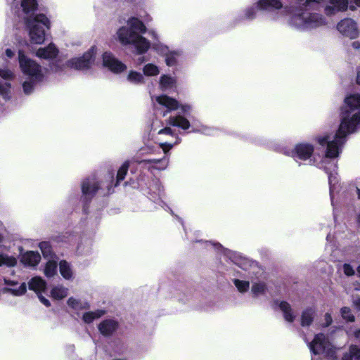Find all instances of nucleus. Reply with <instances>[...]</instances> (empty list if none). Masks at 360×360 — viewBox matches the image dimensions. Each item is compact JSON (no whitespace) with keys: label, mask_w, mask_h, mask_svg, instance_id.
Masks as SVG:
<instances>
[{"label":"nucleus","mask_w":360,"mask_h":360,"mask_svg":"<svg viewBox=\"0 0 360 360\" xmlns=\"http://www.w3.org/2000/svg\"><path fill=\"white\" fill-rule=\"evenodd\" d=\"M360 129V93L347 95L340 108V124L335 134H326L317 137L321 146H327L326 154L317 164L328 177L331 205L334 207L335 191L338 183L337 177L336 158L342 151L347 135Z\"/></svg>","instance_id":"1"},{"label":"nucleus","mask_w":360,"mask_h":360,"mask_svg":"<svg viewBox=\"0 0 360 360\" xmlns=\"http://www.w3.org/2000/svg\"><path fill=\"white\" fill-rule=\"evenodd\" d=\"M258 9L269 14L271 20H286L288 25L299 31H309L327 24L322 14L307 11L298 0L289 6L283 7L279 0H259Z\"/></svg>","instance_id":"2"},{"label":"nucleus","mask_w":360,"mask_h":360,"mask_svg":"<svg viewBox=\"0 0 360 360\" xmlns=\"http://www.w3.org/2000/svg\"><path fill=\"white\" fill-rule=\"evenodd\" d=\"M127 27L122 26L117 32V37L122 45H132L137 54L148 51L150 41L142 36L146 32L143 22L136 17H131L127 21Z\"/></svg>","instance_id":"3"},{"label":"nucleus","mask_w":360,"mask_h":360,"mask_svg":"<svg viewBox=\"0 0 360 360\" xmlns=\"http://www.w3.org/2000/svg\"><path fill=\"white\" fill-rule=\"evenodd\" d=\"M18 60L19 68L27 77L22 86L25 94H32L37 84L43 82L45 78V69L33 59L29 58L22 50H18Z\"/></svg>","instance_id":"4"},{"label":"nucleus","mask_w":360,"mask_h":360,"mask_svg":"<svg viewBox=\"0 0 360 360\" xmlns=\"http://www.w3.org/2000/svg\"><path fill=\"white\" fill-rule=\"evenodd\" d=\"M129 167V162L125 161L119 168L116 181L114 183V173L109 172L104 179L91 184V197L94 195L99 196L108 195L114 192V187L117 186L124 179Z\"/></svg>","instance_id":"5"},{"label":"nucleus","mask_w":360,"mask_h":360,"mask_svg":"<svg viewBox=\"0 0 360 360\" xmlns=\"http://www.w3.org/2000/svg\"><path fill=\"white\" fill-rule=\"evenodd\" d=\"M30 41L33 44H41L45 39V30L50 28V21L44 14L35 15L27 22Z\"/></svg>","instance_id":"6"},{"label":"nucleus","mask_w":360,"mask_h":360,"mask_svg":"<svg viewBox=\"0 0 360 360\" xmlns=\"http://www.w3.org/2000/svg\"><path fill=\"white\" fill-rule=\"evenodd\" d=\"M302 6L307 11V7L317 5L323 8L324 13L327 16H331L338 12L347 11V1L346 0H298Z\"/></svg>","instance_id":"7"},{"label":"nucleus","mask_w":360,"mask_h":360,"mask_svg":"<svg viewBox=\"0 0 360 360\" xmlns=\"http://www.w3.org/2000/svg\"><path fill=\"white\" fill-rule=\"evenodd\" d=\"M310 352L314 355L323 354L333 357L335 354V347L323 333L315 335L314 340L308 343Z\"/></svg>","instance_id":"8"},{"label":"nucleus","mask_w":360,"mask_h":360,"mask_svg":"<svg viewBox=\"0 0 360 360\" xmlns=\"http://www.w3.org/2000/svg\"><path fill=\"white\" fill-rule=\"evenodd\" d=\"M179 109L182 114L170 116L167 120V124L186 131L191 127V124L184 115H189L193 109V106L188 103H179Z\"/></svg>","instance_id":"9"},{"label":"nucleus","mask_w":360,"mask_h":360,"mask_svg":"<svg viewBox=\"0 0 360 360\" xmlns=\"http://www.w3.org/2000/svg\"><path fill=\"white\" fill-rule=\"evenodd\" d=\"M314 152V146L310 143H301L296 144L292 148H283V153L292 157L295 161L310 159Z\"/></svg>","instance_id":"10"},{"label":"nucleus","mask_w":360,"mask_h":360,"mask_svg":"<svg viewBox=\"0 0 360 360\" xmlns=\"http://www.w3.org/2000/svg\"><path fill=\"white\" fill-rule=\"evenodd\" d=\"M337 29L342 35L350 39H355L359 34L356 22L351 18L342 20L338 23Z\"/></svg>","instance_id":"11"},{"label":"nucleus","mask_w":360,"mask_h":360,"mask_svg":"<svg viewBox=\"0 0 360 360\" xmlns=\"http://www.w3.org/2000/svg\"><path fill=\"white\" fill-rule=\"evenodd\" d=\"M103 63L105 67L116 74L121 73L127 70V65L110 52H105L103 54Z\"/></svg>","instance_id":"12"},{"label":"nucleus","mask_w":360,"mask_h":360,"mask_svg":"<svg viewBox=\"0 0 360 360\" xmlns=\"http://www.w3.org/2000/svg\"><path fill=\"white\" fill-rule=\"evenodd\" d=\"M152 100H155L162 108H166V111L163 112V116L165 117L169 112L179 109V102L169 96L161 95L157 96H152Z\"/></svg>","instance_id":"13"},{"label":"nucleus","mask_w":360,"mask_h":360,"mask_svg":"<svg viewBox=\"0 0 360 360\" xmlns=\"http://www.w3.org/2000/svg\"><path fill=\"white\" fill-rule=\"evenodd\" d=\"M158 135H167L171 136L172 139H174V141L170 142H165L161 143L160 144V148L164 151L165 154L167 153L176 144H178L181 142V138L174 132V131L169 127H165L158 132Z\"/></svg>","instance_id":"14"},{"label":"nucleus","mask_w":360,"mask_h":360,"mask_svg":"<svg viewBox=\"0 0 360 360\" xmlns=\"http://www.w3.org/2000/svg\"><path fill=\"white\" fill-rule=\"evenodd\" d=\"M90 53L86 51L81 57L72 58L67 62V66L76 70H83L89 67Z\"/></svg>","instance_id":"15"},{"label":"nucleus","mask_w":360,"mask_h":360,"mask_svg":"<svg viewBox=\"0 0 360 360\" xmlns=\"http://www.w3.org/2000/svg\"><path fill=\"white\" fill-rule=\"evenodd\" d=\"M159 51L165 56V63L167 66H174L177 63V59L181 56L180 51H169L167 46L160 45Z\"/></svg>","instance_id":"16"},{"label":"nucleus","mask_w":360,"mask_h":360,"mask_svg":"<svg viewBox=\"0 0 360 360\" xmlns=\"http://www.w3.org/2000/svg\"><path fill=\"white\" fill-rule=\"evenodd\" d=\"M275 307H278L279 309L283 312L285 320L288 322L292 323L295 319V315L292 312L290 304L285 301H280L276 300L274 301Z\"/></svg>","instance_id":"17"},{"label":"nucleus","mask_w":360,"mask_h":360,"mask_svg":"<svg viewBox=\"0 0 360 360\" xmlns=\"http://www.w3.org/2000/svg\"><path fill=\"white\" fill-rule=\"evenodd\" d=\"M159 87L163 91L174 90L176 88V77L162 75L160 77Z\"/></svg>","instance_id":"18"},{"label":"nucleus","mask_w":360,"mask_h":360,"mask_svg":"<svg viewBox=\"0 0 360 360\" xmlns=\"http://www.w3.org/2000/svg\"><path fill=\"white\" fill-rule=\"evenodd\" d=\"M41 260V256L37 252L27 251L21 256V262L27 266L34 267Z\"/></svg>","instance_id":"19"},{"label":"nucleus","mask_w":360,"mask_h":360,"mask_svg":"<svg viewBox=\"0 0 360 360\" xmlns=\"http://www.w3.org/2000/svg\"><path fill=\"white\" fill-rule=\"evenodd\" d=\"M117 323L112 319H107L102 321L98 326V330L101 334L108 336L112 335L117 328Z\"/></svg>","instance_id":"20"},{"label":"nucleus","mask_w":360,"mask_h":360,"mask_svg":"<svg viewBox=\"0 0 360 360\" xmlns=\"http://www.w3.org/2000/svg\"><path fill=\"white\" fill-rule=\"evenodd\" d=\"M58 51L53 44H50L48 46L40 48L36 52V56L44 59H51L56 57Z\"/></svg>","instance_id":"21"},{"label":"nucleus","mask_w":360,"mask_h":360,"mask_svg":"<svg viewBox=\"0 0 360 360\" xmlns=\"http://www.w3.org/2000/svg\"><path fill=\"white\" fill-rule=\"evenodd\" d=\"M149 190L154 193V195L151 193H149L150 198L155 202L160 203V205L164 207L163 205H165V203L161 200L163 189L160 182L158 180L154 181L153 186L149 188Z\"/></svg>","instance_id":"22"},{"label":"nucleus","mask_w":360,"mask_h":360,"mask_svg":"<svg viewBox=\"0 0 360 360\" xmlns=\"http://www.w3.org/2000/svg\"><path fill=\"white\" fill-rule=\"evenodd\" d=\"M82 201L84 204L83 211L87 214L89 212V201L90 195V181L88 178L85 179L82 182Z\"/></svg>","instance_id":"23"},{"label":"nucleus","mask_w":360,"mask_h":360,"mask_svg":"<svg viewBox=\"0 0 360 360\" xmlns=\"http://www.w3.org/2000/svg\"><path fill=\"white\" fill-rule=\"evenodd\" d=\"M28 286L30 290L39 294L46 289V283L41 277L36 276L29 281Z\"/></svg>","instance_id":"24"},{"label":"nucleus","mask_w":360,"mask_h":360,"mask_svg":"<svg viewBox=\"0 0 360 360\" xmlns=\"http://www.w3.org/2000/svg\"><path fill=\"white\" fill-rule=\"evenodd\" d=\"M257 5L255 4L245 7L242 11L239 20L252 21L255 20L257 17Z\"/></svg>","instance_id":"25"},{"label":"nucleus","mask_w":360,"mask_h":360,"mask_svg":"<svg viewBox=\"0 0 360 360\" xmlns=\"http://www.w3.org/2000/svg\"><path fill=\"white\" fill-rule=\"evenodd\" d=\"M191 128H192L191 132L202 134L206 136L214 135L217 131L216 128L205 124H193V125H191Z\"/></svg>","instance_id":"26"},{"label":"nucleus","mask_w":360,"mask_h":360,"mask_svg":"<svg viewBox=\"0 0 360 360\" xmlns=\"http://www.w3.org/2000/svg\"><path fill=\"white\" fill-rule=\"evenodd\" d=\"M59 270L61 276L66 280H72L74 278V273L71 265L65 260L59 262Z\"/></svg>","instance_id":"27"},{"label":"nucleus","mask_w":360,"mask_h":360,"mask_svg":"<svg viewBox=\"0 0 360 360\" xmlns=\"http://www.w3.org/2000/svg\"><path fill=\"white\" fill-rule=\"evenodd\" d=\"M314 314L315 309L313 307L304 309L301 316V325L303 327L310 326L314 320Z\"/></svg>","instance_id":"28"},{"label":"nucleus","mask_w":360,"mask_h":360,"mask_svg":"<svg viewBox=\"0 0 360 360\" xmlns=\"http://www.w3.org/2000/svg\"><path fill=\"white\" fill-rule=\"evenodd\" d=\"M68 293V289L62 285H56L51 290V295L55 300H62Z\"/></svg>","instance_id":"29"},{"label":"nucleus","mask_w":360,"mask_h":360,"mask_svg":"<svg viewBox=\"0 0 360 360\" xmlns=\"http://www.w3.org/2000/svg\"><path fill=\"white\" fill-rule=\"evenodd\" d=\"M18 263L17 258L5 253H0V266L13 267Z\"/></svg>","instance_id":"30"},{"label":"nucleus","mask_w":360,"mask_h":360,"mask_svg":"<svg viewBox=\"0 0 360 360\" xmlns=\"http://www.w3.org/2000/svg\"><path fill=\"white\" fill-rule=\"evenodd\" d=\"M68 304L72 307L74 310L77 311L78 315L79 314V311L85 309L86 310L88 308V304L82 301L81 300H77L73 297H70L68 300Z\"/></svg>","instance_id":"31"},{"label":"nucleus","mask_w":360,"mask_h":360,"mask_svg":"<svg viewBox=\"0 0 360 360\" xmlns=\"http://www.w3.org/2000/svg\"><path fill=\"white\" fill-rule=\"evenodd\" d=\"M360 360V345L350 347L349 352L345 353L342 360Z\"/></svg>","instance_id":"32"},{"label":"nucleus","mask_w":360,"mask_h":360,"mask_svg":"<svg viewBox=\"0 0 360 360\" xmlns=\"http://www.w3.org/2000/svg\"><path fill=\"white\" fill-rule=\"evenodd\" d=\"M57 262L49 260L44 267V273L47 278H52L57 274Z\"/></svg>","instance_id":"33"},{"label":"nucleus","mask_w":360,"mask_h":360,"mask_svg":"<svg viewBox=\"0 0 360 360\" xmlns=\"http://www.w3.org/2000/svg\"><path fill=\"white\" fill-rule=\"evenodd\" d=\"M127 79L134 84H141L145 82V78L143 74L137 71H130L127 75Z\"/></svg>","instance_id":"34"},{"label":"nucleus","mask_w":360,"mask_h":360,"mask_svg":"<svg viewBox=\"0 0 360 360\" xmlns=\"http://www.w3.org/2000/svg\"><path fill=\"white\" fill-rule=\"evenodd\" d=\"M267 286L264 282H253L252 284L251 292L254 297H258L264 295L266 291Z\"/></svg>","instance_id":"35"},{"label":"nucleus","mask_w":360,"mask_h":360,"mask_svg":"<svg viewBox=\"0 0 360 360\" xmlns=\"http://www.w3.org/2000/svg\"><path fill=\"white\" fill-rule=\"evenodd\" d=\"M143 72L146 77L157 76L160 73V68L153 63H147L143 68Z\"/></svg>","instance_id":"36"},{"label":"nucleus","mask_w":360,"mask_h":360,"mask_svg":"<svg viewBox=\"0 0 360 360\" xmlns=\"http://www.w3.org/2000/svg\"><path fill=\"white\" fill-rule=\"evenodd\" d=\"M233 283L237 290L241 293H245L250 289V283L248 281L235 278L233 280Z\"/></svg>","instance_id":"37"},{"label":"nucleus","mask_w":360,"mask_h":360,"mask_svg":"<svg viewBox=\"0 0 360 360\" xmlns=\"http://www.w3.org/2000/svg\"><path fill=\"white\" fill-rule=\"evenodd\" d=\"M11 85L9 82H5L4 83L0 82V96L4 100H8L11 98Z\"/></svg>","instance_id":"38"},{"label":"nucleus","mask_w":360,"mask_h":360,"mask_svg":"<svg viewBox=\"0 0 360 360\" xmlns=\"http://www.w3.org/2000/svg\"><path fill=\"white\" fill-rule=\"evenodd\" d=\"M37 0H22L21 7L25 13L33 11L37 8Z\"/></svg>","instance_id":"39"},{"label":"nucleus","mask_w":360,"mask_h":360,"mask_svg":"<svg viewBox=\"0 0 360 360\" xmlns=\"http://www.w3.org/2000/svg\"><path fill=\"white\" fill-rule=\"evenodd\" d=\"M27 290V286L25 283L20 284L17 288H6L4 289V291L8 292L15 296H20L25 293Z\"/></svg>","instance_id":"40"},{"label":"nucleus","mask_w":360,"mask_h":360,"mask_svg":"<svg viewBox=\"0 0 360 360\" xmlns=\"http://www.w3.org/2000/svg\"><path fill=\"white\" fill-rule=\"evenodd\" d=\"M198 243V241H197ZM199 243H201L206 248L208 249H214L217 251H224V254H227L228 250H224V248L221 244L219 243H214L212 241H207V240H199Z\"/></svg>","instance_id":"41"},{"label":"nucleus","mask_w":360,"mask_h":360,"mask_svg":"<svg viewBox=\"0 0 360 360\" xmlns=\"http://www.w3.org/2000/svg\"><path fill=\"white\" fill-rule=\"evenodd\" d=\"M146 161L150 163L160 164V165L158 166L157 168L158 169H165L167 168L169 164V158L167 155H165L162 159H151Z\"/></svg>","instance_id":"42"},{"label":"nucleus","mask_w":360,"mask_h":360,"mask_svg":"<svg viewBox=\"0 0 360 360\" xmlns=\"http://www.w3.org/2000/svg\"><path fill=\"white\" fill-rule=\"evenodd\" d=\"M39 247L44 257H48L51 255L52 250L50 243L47 241L41 242Z\"/></svg>","instance_id":"43"},{"label":"nucleus","mask_w":360,"mask_h":360,"mask_svg":"<svg viewBox=\"0 0 360 360\" xmlns=\"http://www.w3.org/2000/svg\"><path fill=\"white\" fill-rule=\"evenodd\" d=\"M0 77L6 81H11L15 77V74L8 68L0 69Z\"/></svg>","instance_id":"44"},{"label":"nucleus","mask_w":360,"mask_h":360,"mask_svg":"<svg viewBox=\"0 0 360 360\" xmlns=\"http://www.w3.org/2000/svg\"><path fill=\"white\" fill-rule=\"evenodd\" d=\"M342 317L347 321L352 322L354 321V316L349 307H345L340 309Z\"/></svg>","instance_id":"45"},{"label":"nucleus","mask_w":360,"mask_h":360,"mask_svg":"<svg viewBox=\"0 0 360 360\" xmlns=\"http://www.w3.org/2000/svg\"><path fill=\"white\" fill-rule=\"evenodd\" d=\"M126 348L123 343L117 342L115 344V347L113 348V352L115 354H122L125 351Z\"/></svg>","instance_id":"46"},{"label":"nucleus","mask_w":360,"mask_h":360,"mask_svg":"<svg viewBox=\"0 0 360 360\" xmlns=\"http://www.w3.org/2000/svg\"><path fill=\"white\" fill-rule=\"evenodd\" d=\"M343 271L348 276H353L355 274L354 269L349 264H345L343 265Z\"/></svg>","instance_id":"47"},{"label":"nucleus","mask_w":360,"mask_h":360,"mask_svg":"<svg viewBox=\"0 0 360 360\" xmlns=\"http://www.w3.org/2000/svg\"><path fill=\"white\" fill-rule=\"evenodd\" d=\"M106 312L105 309H97L94 311H91V321L94 319H98L101 316H103Z\"/></svg>","instance_id":"48"},{"label":"nucleus","mask_w":360,"mask_h":360,"mask_svg":"<svg viewBox=\"0 0 360 360\" xmlns=\"http://www.w3.org/2000/svg\"><path fill=\"white\" fill-rule=\"evenodd\" d=\"M325 323L323 324L324 327H327L331 324L333 319L331 315L329 313H326L324 316Z\"/></svg>","instance_id":"49"},{"label":"nucleus","mask_w":360,"mask_h":360,"mask_svg":"<svg viewBox=\"0 0 360 360\" xmlns=\"http://www.w3.org/2000/svg\"><path fill=\"white\" fill-rule=\"evenodd\" d=\"M348 3L347 4V9L349 8L351 11H355L356 8V0H346Z\"/></svg>","instance_id":"50"},{"label":"nucleus","mask_w":360,"mask_h":360,"mask_svg":"<svg viewBox=\"0 0 360 360\" xmlns=\"http://www.w3.org/2000/svg\"><path fill=\"white\" fill-rule=\"evenodd\" d=\"M38 297L40 302L46 307H49L51 305L49 300L47 298L44 297L41 293L38 294Z\"/></svg>","instance_id":"51"},{"label":"nucleus","mask_w":360,"mask_h":360,"mask_svg":"<svg viewBox=\"0 0 360 360\" xmlns=\"http://www.w3.org/2000/svg\"><path fill=\"white\" fill-rule=\"evenodd\" d=\"M82 320L85 323L89 324L90 323V312L85 311L82 313Z\"/></svg>","instance_id":"52"},{"label":"nucleus","mask_w":360,"mask_h":360,"mask_svg":"<svg viewBox=\"0 0 360 360\" xmlns=\"http://www.w3.org/2000/svg\"><path fill=\"white\" fill-rule=\"evenodd\" d=\"M5 55L7 58H12L15 56V51L11 49H6L5 51Z\"/></svg>","instance_id":"53"},{"label":"nucleus","mask_w":360,"mask_h":360,"mask_svg":"<svg viewBox=\"0 0 360 360\" xmlns=\"http://www.w3.org/2000/svg\"><path fill=\"white\" fill-rule=\"evenodd\" d=\"M353 303L356 309L360 311V297L354 298L353 300Z\"/></svg>","instance_id":"54"},{"label":"nucleus","mask_w":360,"mask_h":360,"mask_svg":"<svg viewBox=\"0 0 360 360\" xmlns=\"http://www.w3.org/2000/svg\"><path fill=\"white\" fill-rule=\"evenodd\" d=\"M4 283H5V284H6V285H10V286H12V287H13V286L16 285H17V283H17V282H15V281H11V280H9V279H6V278H4Z\"/></svg>","instance_id":"55"},{"label":"nucleus","mask_w":360,"mask_h":360,"mask_svg":"<svg viewBox=\"0 0 360 360\" xmlns=\"http://www.w3.org/2000/svg\"><path fill=\"white\" fill-rule=\"evenodd\" d=\"M352 46L353 49L359 50L360 49V42L359 41H353L352 43Z\"/></svg>","instance_id":"56"},{"label":"nucleus","mask_w":360,"mask_h":360,"mask_svg":"<svg viewBox=\"0 0 360 360\" xmlns=\"http://www.w3.org/2000/svg\"><path fill=\"white\" fill-rule=\"evenodd\" d=\"M149 34L152 37V38L155 40L158 39V34L154 30H150Z\"/></svg>","instance_id":"57"},{"label":"nucleus","mask_w":360,"mask_h":360,"mask_svg":"<svg viewBox=\"0 0 360 360\" xmlns=\"http://www.w3.org/2000/svg\"><path fill=\"white\" fill-rule=\"evenodd\" d=\"M145 61V58L144 57H139L137 60H136V64L138 65H141L142 63H143V62Z\"/></svg>","instance_id":"58"},{"label":"nucleus","mask_w":360,"mask_h":360,"mask_svg":"<svg viewBox=\"0 0 360 360\" xmlns=\"http://www.w3.org/2000/svg\"><path fill=\"white\" fill-rule=\"evenodd\" d=\"M356 81L359 84H360V66L359 67L358 70H357Z\"/></svg>","instance_id":"59"},{"label":"nucleus","mask_w":360,"mask_h":360,"mask_svg":"<svg viewBox=\"0 0 360 360\" xmlns=\"http://www.w3.org/2000/svg\"><path fill=\"white\" fill-rule=\"evenodd\" d=\"M354 336L356 338L360 340V330H358L354 333Z\"/></svg>","instance_id":"60"},{"label":"nucleus","mask_w":360,"mask_h":360,"mask_svg":"<svg viewBox=\"0 0 360 360\" xmlns=\"http://www.w3.org/2000/svg\"><path fill=\"white\" fill-rule=\"evenodd\" d=\"M357 274L360 277V265L356 269Z\"/></svg>","instance_id":"61"},{"label":"nucleus","mask_w":360,"mask_h":360,"mask_svg":"<svg viewBox=\"0 0 360 360\" xmlns=\"http://www.w3.org/2000/svg\"><path fill=\"white\" fill-rule=\"evenodd\" d=\"M357 223L360 226V213L357 216Z\"/></svg>","instance_id":"62"},{"label":"nucleus","mask_w":360,"mask_h":360,"mask_svg":"<svg viewBox=\"0 0 360 360\" xmlns=\"http://www.w3.org/2000/svg\"><path fill=\"white\" fill-rule=\"evenodd\" d=\"M356 5L360 7V0H356Z\"/></svg>","instance_id":"63"},{"label":"nucleus","mask_w":360,"mask_h":360,"mask_svg":"<svg viewBox=\"0 0 360 360\" xmlns=\"http://www.w3.org/2000/svg\"><path fill=\"white\" fill-rule=\"evenodd\" d=\"M357 193H358L359 198H360V188H357Z\"/></svg>","instance_id":"64"}]
</instances>
